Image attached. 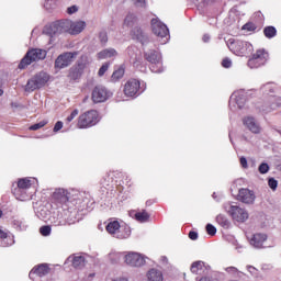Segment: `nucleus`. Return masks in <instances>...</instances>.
<instances>
[{
  "label": "nucleus",
  "mask_w": 281,
  "mask_h": 281,
  "mask_svg": "<svg viewBox=\"0 0 281 281\" xmlns=\"http://www.w3.org/2000/svg\"><path fill=\"white\" fill-rule=\"evenodd\" d=\"M268 186H269V188H271V190H277V188H278V180H276L273 178H270L268 180Z\"/></svg>",
  "instance_id": "obj_42"
},
{
  "label": "nucleus",
  "mask_w": 281,
  "mask_h": 281,
  "mask_svg": "<svg viewBox=\"0 0 281 281\" xmlns=\"http://www.w3.org/2000/svg\"><path fill=\"white\" fill-rule=\"evenodd\" d=\"M203 43H210V35L205 34L202 37Z\"/></svg>",
  "instance_id": "obj_53"
},
{
  "label": "nucleus",
  "mask_w": 281,
  "mask_h": 281,
  "mask_svg": "<svg viewBox=\"0 0 281 281\" xmlns=\"http://www.w3.org/2000/svg\"><path fill=\"white\" fill-rule=\"evenodd\" d=\"M134 65H136V66H137V61H134Z\"/></svg>",
  "instance_id": "obj_60"
},
{
  "label": "nucleus",
  "mask_w": 281,
  "mask_h": 281,
  "mask_svg": "<svg viewBox=\"0 0 281 281\" xmlns=\"http://www.w3.org/2000/svg\"><path fill=\"white\" fill-rule=\"evenodd\" d=\"M132 48H128V52H131Z\"/></svg>",
  "instance_id": "obj_61"
},
{
  "label": "nucleus",
  "mask_w": 281,
  "mask_h": 281,
  "mask_svg": "<svg viewBox=\"0 0 281 281\" xmlns=\"http://www.w3.org/2000/svg\"><path fill=\"white\" fill-rule=\"evenodd\" d=\"M216 222L218 223V225H221V227H224V229H228L229 225H232L229 220H227V216L223 214L216 216Z\"/></svg>",
  "instance_id": "obj_30"
},
{
  "label": "nucleus",
  "mask_w": 281,
  "mask_h": 281,
  "mask_svg": "<svg viewBox=\"0 0 281 281\" xmlns=\"http://www.w3.org/2000/svg\"><path fill=\"white\" fill-rule=\"evenodd\" d=\"M147 281H164V272L155 268L150 269L147 274Z\"/></svg>",
  "instance_id": "obj_23"
},
{
  "label": "nucleus",
  "mask_w": 281,
  "mask_h": 281,
  "mask_svg": "<svg viewBox=\"0 0 281 281\" xmlns=\"http://www.w3.org/2000/svg\"><path fill=\"white\" fill-rule=\"evenodd\" d=\"M267 60H269V53L265 49H258L248 60V67L250 69H258V67H262Z\"/></svg>",
  "instance_id": "obj_6"
},
{
  "label": "nucleus",
  "mask_w": 281,
  "mask_h": 281,
  "mask_svg": "<svg viewBox=\"0 0 281 281\" xmlns=\"http://www.w3.org/2000/svg\"><path fill=\"white\" fill-rule=\"evenodd\" d=\"M99 40H100V43H102V45H105V43H108L109 35L106 34V31H101L99 33Z\"/></svg>",
  "instance_id": "obj_36"
},
{
  "label": "nucleus",
  "mask_w": 281,
  "mask_h": 281,
  "mask_svg": "<svg viewBox=\"0 0 281 281\" xmlns=\"http://www.w3.org/2000/svg\"><path fill=\"white\" fill-rule=\"evenodd\" d=\"M191 271L196 276H203V272L205 271V263H203V261L193 262L191 266Z\"/></svg>",
  "instance_id": "obj_26"
},
{
  "label": "nucleus",
  "mask_w": 281,
  "mask_h": 281,
  "mask_svg": "<svg viewBox=\"0 0 281 281\" xmlns=\"http://www.w3.org/2000/svg\"><path fill=\"white\" fill-rule=\"evenodd\" d=\"M117 56V50L114 48H105L97 54L99 60H104L106 58H115Z\"/></svg>",
  "instance_id": "obj_22"
},
{
  "label": "nucleus",
  "mask_w": 281,
  "mask_h": 281,
  "mask_svg": "<svg viewBox=\"0 0 281 281\" xmlns=\"http://www.w3.org/2000/svg\"><path fill=\"white\" fill-rule=\"evenodd\" d=\"M1 216H3V211L0 210V218H1Z\"/></svg>",
  "instance_id": "obj_58"
},
{
  "label": "nucleus",
  "mask_w": 281,
  "mask_h": 281,
  "mask_svg": "<svg viewBox=\"0 0 281 281\" xmlns=\"http://www.w3.org/2000/svg\"><path fill=\"white\" fill-rule=\"evenodd\" d=\"M160 260L162 265H168V257H161Z\"/></svg>",
  "instance_id": "obj_55"
},
{
  "label": "nucleus",
  "mask_w": 281,
  "mask_h": 281,
  "mask_svg": "<svg viewBox=\"0 0 281 281\" xmlns=\"http://www.w3.org/2000/svg\"><path fill=\"white\" fill-rule=\"evenodd\" d=\"M137 23V18L135 16V14H127L125 20H124V25L126 27H135Z\"/></svg>",
  "instance_id": "obj_31"
},
{
  "label": "nucleus",
  "mask_w": 281,
  "mask_h": 281,
  "mask_svg": "<svg viewBox=\"0 0 281 281\" xmlns=\"http://www.w3.org/2000/svg\"><path fill=\"white\" fill-rule=\"evenodd\" d=\"M1 80H0V87H1ZM0 95H3V91L0 89Z\"/></svg>",
  "instance_id": "obj_56"
},
{
  "label": "nucleus",
  "mask_w": 281,
  "mask_h": 281,
  "mask_svg": "<svg viewBox=\"0 0 281 281\" xmlns=\"http://www.w3.org/2000/svg\"><path fill=\"white\" fill-rule=\"evenodd\" d=\"M40 233L42 234V236H49V234H52V227L50 226H42L40 228Z\"/></svg>",
  "instance_id": "obj_39"
},
{
  "label": "nucleus",
  "mask_w": 281,
  "mask_h": 281,
  "mask_svg": "<svg viewBox=\"0 0 281 281\" xmlns=\"http://www.w3.org/2000/svg\"><path fill=\"white\" fill-rule=\"evenodd\" d=\"M47 273H49V267L43 263L40 265L37 268H33L29 273V278H32V276L34 274L38 276L40 278H43V276H47Z\"/></svg>",
  "instance_id": "obj_21"
},
{
  "label": "nucleus",
  "mask_w": 281,
  "mask_h": 281,
  "mask_svg": "<svg viewBox=\"0 0 281 281\" xmlns=\"http://www.w3.org/2000/svg\"><path fill=\"white\" fill-rule=\"evenodd\" d=\"M222 66L225 67L226 69H229V67H232V59L229 58L223 59Z\"/></svg>",
  "instance_id": "obj_45"
},
{
  "label": "nucleus",
  "mask_w": 281,
  "mask_h": 281,
  "mask_svg": "<svg viewBox=\"0 0 281 281\" xmlns=\"http://www.w3.org/2000/svg\"><path fill=\"white\" fill-rule=\"evenodd\" d=\"M78 113H79L78 109L74 110L71 114L66 119L67 122H74V120L78 116Z\"/></svg>",
  "instance_id": "obj_44"
},
{
  "label": "nucleus",
  "mask_w": 281,
  "mask_h": 281,
  "mask_svg": "<svg viewBox=\"0 0 281 281\" xmlns=\"http://www.w3.org/2000/svg\"><path fill=\"white\" fill-rule=\"evenodd\" d=\"M75 269H85L87 259L82 255H72L68 258Z\"/></svg>",
  "instance_id": "obj_17"
},
{
  "label": "nucleus",
  "mask_w": 281,
  "mask_h": 281,
  "mask_svg": "<svg viewBox=\"0 0 281 281\" xmlns=\"http://www.w3.org/2000/svg\"><path fill=\"white\" fill-rule=\"evenodd\" d=\"M68 214L70 215L67 217V223L68 225H74L76 223V211H68Z\"/></svg>",
  "instance_id": "obj_37"
},
{
  "label": "nucleus",
  "mask_w": 281,
  "mask_h": 281,
  "mask_svg": "<svg viewBox=\"0 0 281 281\" xmlns=\"http://www.w3.org/2000/svg\"><path fill=\"white\" fill-rule=\"evenodd\" d=\"M249 27V24L244 25L243 30H247Z\"/></svg>",
  "instance_id": "obj_57"
},
{
  "label": "nucleus",
  "mask_w": 281,
  "mask_h": 281,
  "mask_svg": "<svg viewBox=\"0 0 281 281\" xmlns=\"http://www.w3.org/2000/svg\"><path fill=\"white\" fill-rule=\"evenodd\" d=\"M206 232L210 236H214L216 234V227L212 224H207Z\"/></svg>",
  "instance_id": "obj_41"
},
{
  "label": "nucleus",
  "mask_w": 281,
  "mask_h": 281,
  "mask_svg": "<svg viewBox=\"0 0 281 281\" xmlns=\"http://www.w3.org/2000/svg\"><path fill=\"white\" fill-rule=\"evenodd\" d=\"M8 238V233L3 229H0V240H5Z\"/></svg>",
  "instance_id": "obj_50"
},
{
  "label": "nucleus",
  "mask_w": 281,
  "mask_h": 281,
  "mask_svg": "<svg viewBox=\"0 0 281 281\" xmlns=\"http://www.w3.org/2000/svg\"><path fill=\"white\" fill-rule=\"evenodd\" d=\"M125 262L130 267H144L146 260L138 252H128L125 255Z\"/></svg>",
  "instance_id": "obj_11"
},
{
  "label": "nucleus",
  "mask_w": 281,
  "mask_h": 281,
  "mask_svg": "<svg viewBox=\"0 0 281 281\" xmlns=\"http://www.w3.org/2000/svg\"><path fill=\"white\" fill-rule=\"evenodd\" d=\"M82 71H85V64H78L77 66H72L69 69L68 78L70 80H78L82 76Z\"/></svg>",
  "instance_id": "obj_19"
},
{
  "label": "nucleus",
  "mask_w": 281,
  "mask_h": 281,
  "mask_svg": "<svg viewBox=\"0 0 281 281\" xmlns=\"http://www.w3.org/2000/svg\"><path fill=\"white\" fill-rule=\"evenodd\" d=\"M69 23L70 27L68 30V34L71 35L80 34V32H82L87 27V23L85 21L72 22L69 20Z\"/></svg>",
  "instance_id": "obj_18"
},
{
  "label": "nucleus",
  "mask_w": 281,
  "mask_h": 281,
  "mask_svg": "<svg viewBox=\"0 0 281 281\" xmlns=\"http://www.w3.org/2000/svg\"><path fill=\"white\" fill-rule=\"evenodd\" d=\"M67 12L69 14H76V12H78V5H71L67 9Z\"/></svg>",
  "instance_id": "obj_46"
},
{
  "label": "nucleus",
  "mask_w": 281,
  "mask_h": 281,
  "mask_svg": "<svg viewBox=\"0 0 281 281\" xmlns=\"http://www.w3.org/2000/svg\"><path fill=\"white\" fill-rule=\"evenodd\" d=\"M32 183H34V179L22 178L18 181V188L19 190H29V188H32Z\"/></svg>",
  "instance_id": "obj_28"
},
{
  "label": "nucleus",
  "mask_w": 281,
  "mask_h": 281,
  "mask_svg": "<svg viewBox=\"0 0 281 281\" xmlns=\"http://www.w3.org/2000/svg\"><path fill=\"white\" fill-rule=\"evenodd\" d=\"M109 67H111V64L109 63H104L101 68L98 71V76L102 77L104 76V74H106V71H109Z\"/></svg>",
  "instance_id": "obj_35"
},
{
  "label": "nucleus",
  "mask_w": 281,
  "mask_h": 281,
  "mask_svg": "<svg viewBox=\"0 0 281 281\" xmlns=\"http://www.w3.org/2000/svg\"><path fill=\"white\" fill-rule=\"evenodd\" d=\"M98 122H100V120H98V111L90 110L79 116L78 127L79 128H89L91 126H95V124Z\"/></svg>",
  "instance_id": "obj_5"
},
{
  "label": "nucleus",
  "mask_w": 281,
  "mask_h": 281,
  "mask_svg": "<svg viewBox=\"0 0 281 281\" xmlns=\"http://www.w3.org/2000/svg\"><path fill=\"white\" fill-rule=\"evenodd\" d=\"M131 34L133 38H136V41H139V43L143 45L146 43V41H148V37L144 34V31L137 26L132 30Z\"/></svg>",
  "instance_id": "obj_24"
},
{
  "label": "nucleus",
  "mask_w": 281,
  "mask_h": 281,
  "mask_svg": "<svg viewBox=\"0 0 281 281\" xmlns=\"http://www.w3.org/2000/svg\"><path fill=\"white\" fill-rule=\"evenodd\" d=\"M135 218L138 221V223H147L148 218H150V215L146 211H143L136 213Z\"/></svg>",
  "instance_id": "obj_32"
},
{
  "label": "nucleus",
  "mask_w": 281,
  "mask_h": 281,
  "mask_svg": "<svg viewBox=\"0 0 281 281\" xmlns=\"http://www.w3.org/2000/svg\"><path fill=\"white\" fill-rule=\"evenodd\" d=\"M56 0H46L44 3L45 10H54L56 9Z\"/></svg>",
  "instance_id": "obj_34"
},
{
  "label": "nucleus",
  "mask_w": 281,
  "mask_h": 281,
  "mask_svg": "<svg viewBox=\"0 0 281 281\" xmlns=\"http://www.w3.org/2000/svg\"><path fill=\"white\" fill-rule=\"evenodd\" d=\"M258 171L260 172V175H267V172H269V165L267 162H262L259 166Z\"/></svg>",
  "instance_id": "obj_38"
},
{
  "label": "nucleus",
  "mask_w": 281,
  "mask_h": 281,
  "mask_svg": "<svg viewBox=\"0 0 281 281\" xmlns=\"http://www.w3.org/2000/svg\"><path fill=\"white\" fill-rule=\"evenodd\" d=\"M243 124L250 131V133H254V135H260V133L262 132L260 122H258V120H256V117L254 116L244 117Z\"/></svg>",
  "instance_id": "obj_10"
},
{
  "label": "nucleus",
  "mask_w": 281,
  "mask_h": 281,
  "mask_svg": "<svg viewBox=\"0 0 281 281\" xmlns=\"http://www.w3.org/2000/svg\"><path fill=\"white\" fill-rule=\"evenodd\" d=\"M227 273H236L238 269L236 267H228L226 268Z\"/></svg>",
  "instance_id": "obj_51"
},
{
  "label": "nucleus",
  "mask_w": 281,
  "mask_h": 281,
  "mask_svg": "<svg viewBox=\"0 0 281 281\" xmlns=\"http://www.w3.org/2000/svg\"><path fill=\"white\" fill-rule=\"evenodd\" d=\"M47 57V52L41 48H33L26 53L24 58L19 64V69H25L27 65H32V63H36L38 60H45Z\"/></svg>",
  "instance_id": "obj_1"
},
{
  "label": "nucleus",
  "mask_w": 281,
  "mask_h": 281,
  "mask_svg": "<svg viewBox=\"0 0 281 281\" xmlns=\"http://www.w3.org/2000/svg\"><path fill=\"white\" fill-rule=\"evenodd\" d=\"M232 98H235V101H236L237 105L239 106V109H243V104H240L238 102V97L236 94H233Z\"/></svg>",
  "instance_id": "obj_54"
},
{
  "label": "nucleus",
  "mask_w": 281,
  "mask_h": 281,
  "mask_svg": "<svg viewBox=\"0 0 281 281\" xmlns=\"http://www.w3.org/2000/svg\"><path fill=\"white\" fill-rule=\"evenodd\" d=\"M228 48L236 56H247V54H251V52H254V46L251 45V43L239 40H229Z\"/></svg>",
  "instance_id": "obj_2"
},
{
  "label": "nucleus",
  "mask_w": 281,
  "mask_h": 281,
  "mask_svg": "<svg viewBox=\"0 0 281 281\" xmlns=\"http://www.w3.org/2000/svg\"><path fill=\"white\" fill-rule=\"evenodd\" d=\"M63 128V122L58 121L55 126H54V132L58 133V131H60Z\"/></svg>",
  "instance_id": "obj_48"
},
{
  "label": "nucleus",
  "mask_w": 281,
  "mask_h": 281,
  "mask_svg": "<svg viewBox=\"0 0 281 281\" xmlns=\"http://www.w3.org/2000/svg\"><path fill=\"white\" fill-rule=\"evenodd\" d=\"M263 33L267 38H273V36H276V34H277V31H276V27H273V26H267L263 30Z\"/></svg>",
  "instance_id": "obj_33"
},
{
  "label": "nucleus",
  "mask_w": 281,
  "mask_h": 281,
  "mask_svg": "<svg viewBox=\"0 0 281 281\" xmlns=\"http://www.w3.org/2000/svg\"><path fill=\"white\" fill-rule=\"evenodd\" d=\"M126 71V68L124 65L120 66L112 74V82H117V80H121V78H124V74Z\"/></svg>",
  "instance_id": "obj_29"
},
{
  "label": "nucleus",
  "mask_w": 281,
  "mask_h": 281,
  "mask_svg": "<svg viewBox=\"0 0 281 281\" xmlns=\"http://www.w3.org/2000/svg\"><path fill=\"white\" fill-rule=\"evenodd\" d=\"M48 81L49 75H47L46 72H40L27 81L25 86V91H36V89L45 87Z\"/></svg>",
  "instance_id": "obj_4"
},
{
  "label": "nucleus",
  "mask_w": 281,
  "mask_h": 281,
  "mask_svg": "<svg viewBox=\"0 0 281 281\" xmlns=\"http://www.w3.org/2000/svg\"><path fill=\"white\" fill-rule=\"evenodd\" d=\"M226 212L232 216L233 221L237 223H245V221L249 218L247 210L237 205H231Z\"/></svg>",
  "instance_id": "obj_8"
},
{
  "label": "nucleus",
  "mask_w": 281,
  "mask_h": 281,
  "mask_svg": "<svg viewBox=\"0 0 281 281\" xmlns=\"http://www.w3.org/2000/svg\"><path fill=\"white\" fill-rule=\"evenodd\" d=\"M139 91V81L137 79H130L124 86V94L127 98H133Z\"/></svg>",
  "instance_id": "obj_14"
},
{
  "label": "nucleus",
  "mask_w": 281,
  "mask_h": 281,
  "mask_svg": "<svg viewBox=\"0 0 281 281\" xmlns=\"http://www.w3.org/2000/svg\"><path fill=\"white\" fill-rule=\"evenodd\" d=\"M265 243H267V235L262 233H257L250 238V245L255 247V249H262Z\"/></svg>",
  "instance_id": "obj_16"
},
{
  "label": "nucleus",
  "mask_w": 281,
  "mask_h": 281,
  "mask_svg": "<svg viewBox=\"0 0 281 281\" xmlns=\"http://www.w3.org/2000/svg\"><path fill=\"white\" fill-rule=\"evenodd\" d=\"M116 238H119L120 240L131 238V226L128 225L120 226L119 232L116 233Z\"/></svg>",
  "instance_id": "obj_25"
},
{
  "label": "nucleus",
  "mask_w": 281,
  "mask_h": 281,
  "mask_svg": "<svg viewBox=\"0 0 281 281\" xmlns=\"http://www.w3.org/2000/svg\"><path fill=\"white\" fill-rule=\"evenodd\" d=\"M237 201L251 205L256 201V194L249 189H240L237 195Z\"/></svg>",
  "instance_id": "obj_13"
},
{
  "label": "nucleus",
  "mask_w": 281,
  "mask_h": 281,
  "mask_svg": "<svg viewBox=\"0 0 281 281\" xmlns=\"http://www.w3.org/2000/svg\"><path fill=\"white\" fill-rule=\"evenodd\" d=\"M136 8H146V0H132Z\"/></svg>",
  "instance_id": "obj_43"
},
{
  "label": "nucleus",
  "mask_w": 281,
  "mask_h": 281,
  "mask_svg": "<svg viewBox=\"0 0 281 281\" xmlns=\"http://www.w3.org/2000/svg\"><path fill=\"white\" fill-rule=\"evenodd\" d=\"M248 271H249V273H251L252 276H256V269L254 268V266H248Z\"/></svg>",
  "instance_id": "obj_52"
},
{
  "label": "nucleus",
  "mask_w": 281,
  "mask_h": 281,
  "mask_svg": "<svg viewBox=\"0 0 281 281\" xmlns=\"http://www.w3.org/2000/svg\"><path fill=\"white\" fill-rule=\"evenodd\" d=\"M78 56V52H67L60 54L55 60V69H65L74 63V58Z\"/></svg>",
  "instance_id": "obj_7"
},
{
  "label": "nucleus",
  "mask_w": 281,
  "mask_h": 281,
  "mask_svg": "<svg viewBox=\"0 0 281 281\" xmlns=\"http://www.w3.org/2000/svg\"><path fill=\"white\" fill-rule=\"evenodd\" d=\"M145 59L151 65H159L161 63V54L157 50H148L145 53Z\"/></svg>",
  "instance_id": "obj_20"
},
{
  "label": "nucleus",
  "mask_w": 281,
  "mask_h": 281,
  "mask_svg": "<svg viewBox=\"0 0 281 281\" xmlns=\"http://www.w3.org/2000/svg\"><path fill=\"white\" fill-rule=\"evenodd\" d=\"M120 227H121L120 222L117 221L110 222L106 225V232H109L112 236H114V238H116Z\"/></svg>",
  "instance_id": "obj_27"
},
{
  "label": "nucleus",
  "mask_w": 281,
  "mask_h": 281,
  "mask_svg": "<svg viewBox=\"0 0 281 281\" xmlns=\"http://www.w3.org/2000/svg\"><path fill=\"white\" fill-rule=\"evenodd\" d=\"M111 98V92L106 90L103 86H97L92 91V100L95 104L100 102H106Z\"/></svg>",
  "instance_id": "obj_9"
},
{
  "label": "nucleus",
  "mask_w": 281,
  "mask_h": 281,
  "mask_svg": "<svg viewBox=\"0 0 281 281\" xmlns=\"http://www.w3.org/2000/svg\"><path fill=\"white\" fill-rule=\"evenodd\" d=\"M57 225H65V223L59 222Z\"/></svg>",
  "instance_id": "obj_59"
},
{
  "label": "nucleus",
  "mask_w": 281,
  "mask_h": 281,
  "mask_svg": "<svg viewBox=\"0 0 281 281\" xmlns=\"http://www.w3.org/2000/svg\"><path fill=\"white\" fill-rule=\"evenodd\" d=\"M241 168H249V165H247V158L240 157L239 159Z\"/></svg>",
  "instance_id": "obj_49"
},
{
  "label": "nucleus",
  "mask_w": 281,
  "mask_h": 281,
  "mask_svg": "<svg viewBox=\"0 0 281 281\" xmlns=\"http://www.w3.org/2000/svg\"><path fill=\"white\" fill-rule=\"evenodd\" d=\"M151 30L156 36H159L160 38H166L168 36V26L166 24L161 23V21L157 19L151 20Z\"/></svg>",
  "instance_id": "obj_12"
},
{
  "label": "nucleus",
  "mask_w": 281,
  "mask_h": 281,
  "mask_svg": "<svg viewBox=\"0 0 281 281\" xmlns=\"http://www.w3.org/2000/svg\"><path fill=\"white\" fill-rule=\"evenodd\" d=\"M69 27H71L69 20L57 21L49 26H46L44 30V34H47L48 36H56L58 34L65 33L69 34Z\"/></svg>",
  "instance_id": "obj_3"
},
{
  "label": "nucleus",
  "mask_w": 281,
  "mask_h": 281,
  "mask_svg": "<svg viewBox=\"0 0 281 281\" xmlns=\"http://www.w3.org/2000/svg\"><path fill=\"white\" fill-rule=\"evenodd\" d=\"M53 199L56 203L65 204L71 199V193L66 189H56L53 193Z\"/></svg>",
  "instance_id": "obj_15"
},
{
  "label": "nucleus",
  "mask_w": 281,
  "mask_h": 281,
  "mask_svg": "<svg viewBox=\"0 0 281 281\" xmlns=\"http://www.w3.org/2000/svg\"><path fill=\"white\" fill-rule=\"evenodd\" d=\"M47 124V121H41L30 127V131H38V128H43Z\"/></svg>",
  "instance_id": "obj_40"
},
{
  "label": "nucleus",
  "mask_w": 281,
  "mask_h": 281,
  "mask_svg": "<svg viewBox=\"0 0 281 281\" xmlns=\"http://www.w3.org/2000/svg\"><path fill=\"white\" fill-rule=\"evenodd\" d=\"M189 238H190L191 240H196V239L199 238V233H196V232H194V231H191V232L189 233Z\"/></svg>",
  "instance_id": "obj_47"
}]
</instances>
